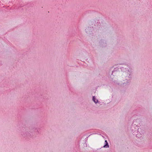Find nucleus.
I'll return each instance as SVG.
<instances>
[{
	"instance_id": "1",
	"label": "nucleus",
	"mask_w": 152,
	"mask_h": 152,
	"mask_svg": "<svg viewBox=\"0 0 152 152\" xmlns=\"http://www.w3.org/2000/svg\"><path fill=\"white\" fill-rule=\"evenodd\" d=\"M121 71L123 72V76L126 78V80L127 81L126 83H123L122 84H119V85L123 86H125L129 84L130 80L132 78V74L133 72L132 70L130 67L129 65H124V66L120 68Z\"/></svg>"
},
{
	"instance_id": "2",
	"label": "nucleus",
	"mask_w": 152,
	"mask_h": 152,
	"mask_svg": "<svg viewBox=\"0 0 152 152\" xmlns=\"http://www.w3.org/2000/svg\"><path fill=\"white\" fill-rule=\"evenodd\" d=\"M140 122L139 119L136 120L134 121L133 123L131 129L132 131H134L135 132H137L139 131V128H138L139 124L137 123V122Z\"/></svg>"
},
{
	"instance_id": "3",
	"label": "nucleus",
	"mask_w": 152,
	"mask_h": 152,
	"mask_svg": "<svg viewBox=\"0 0 152 152\" xmlns=\"http://www.w3.org/2000/svg\"><path fill=\"white\" fill-rule=\"evenodd\" d=\"M23 130H21L20 133L22 137L25 138H29L31 137V135L30 133L27 131H23Z\"/></svg>"
},
{
	"instance_id": "4",
	"label": "nucleus",
	"mask_w": 152,
	"mask_h": 152,
	"mask_svg": "<svg viewBox=\"0 0 152 152\" xmlns=\"http://www.w3.org/2000/svg\"><path fill=\"white\" fill-rule=\"evenodd\" d=\"M94 25V26H88L87 28H86L85 29V31L87 33L89 34H92L93 33L92 32L94 30L95 28V26Z\"/></svg>"
},
{
	"instance_id": "5",
	"label": "nucleus",
	"mask_w": 152,
	"mask_h": 152,
	"mask_svg": "<svg viewBox=\"0 0 152 152\" xmlns=\"http://www.w3.org/2000/svg\"><path fill=\"white\" fill-rule=\"evenodd\" d=\"M99 45L101 47H104L107 46L106 40L104 39L100 40L99 42Z\"/></svg>"
},
{
	"instance_id": "6",
	"label": "nucleus",
	"mask_w": 152,
	"mask_h": 152,
	"mask_svg": "<svg viewBox=\"0 0 152 152\" xmlns=\"http://www.w3.org/2000/svg\"><path fill=\"white\" fill-rule=\"evenodd\" d=\"M104 144H105L104 145L103 147L104 148H108L109 147V145L107 140H105Z\"/></svg>"
},
{
	"instance_id": "7",
	"label": "nucleus",
	"mask_w": 152,
	"mask_h": 152,
	"mask_svg": "<svg viewBox=\"0 0 152 152\" xmlns=\"http://www.w3.org/2000/svg\"><path fill=\"white\" fill-rule=\"evenodd\" d=\"M92 100L96 104L98 102V100L96 99L95 96H93L92 97Z\"/></svg>"
},
{
	"instance_id": "8",
	"label": "nucleus",
	"mask_w": 152,
	"mask_h": 152,
	"mask_svg": "<svg viewBox=\"0 0 152 152\" xmlns=\"http://www.w3.org/2000/svg\"><path fill=\"white\" fill-rule=\"evenodd\" d=\"M39 129H38L37 128H35V131H37V134H40V132L39 131Z\"/></svg>"
},
{
	"instance_id": "9",
	"label": "nucleus",
	"mask_w": 152,
	"mask_h": 152,
	"mask_svg": "<svg viewBox=\"0 0 152 152\" xmlns=\"http://www.w3.org/2000/svg\"><path fill=\"white\" fill-rule=\"evenodd\" d=\"M19 6H20V7H23V6H22H22H20V5Z\"/></svg>"
},
{
	"instance_id": "10",
	"label": "nucleus",
	"mask_w": 152,
	"mask_h": 152,
	"mask_svg": "<svg viewBox=\"0 0 152 152\" xmlns=\"http://www.w3.org/2000/svg\"><path fill=\"white\" fill-rule=\"evenodd\" d=\"M137 135V134H136V136H137H137H138Z\"/></svg>"
}]
</instances>
